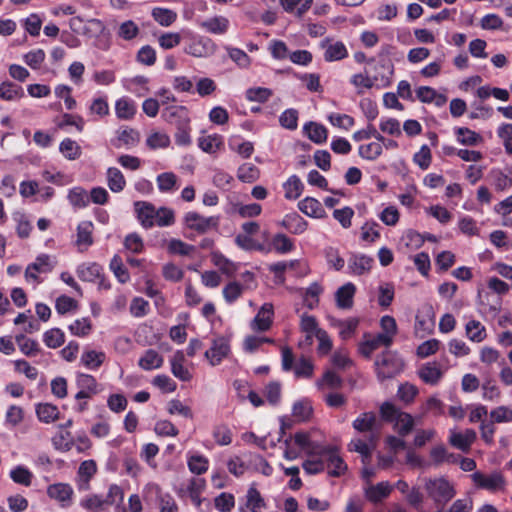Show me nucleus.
<instances>
[{"instance_id": "obj_1", "label": "nucleus", "mask_w": 512, "mask_h": 512, "mask_svg": "<svg viewBox=\"0 0 512 512\" xmlns=\"http://www.w3.org/2000/svg\"><path fill=\"white\" fill-rule=\"evenodd\" d=\"M384 72L374 76H369L365 69L363 73L354 74L350 78V83L357 89L358 94L363 93V89L385 88L391 84V76L394 72V66L390 60H382L378 64Z\"/></svg>"}, {"instance_id": "obj_2", "label": "nucleus", "mask_w": 512, "mask_h": 512, "mask_svg": "<svg viewBox=\"0 0 512 512\" xmlns=\"http://www.w3.org/2000/svg\"><path fill=\"white\" fill-rule=\"evenodd\" d=\"M380 413L383 419L389 422H395V428L401 436L408 435L414 426V420L408 413L400 411L395 405L385 402L380 407Z\"/></svg>"}, {"instance_id": "obj_3", "label": "nucleus", "mask_w": 512, "mask_h": 512, "mask_svg": "<svg viewBox=\"0 0 512 512\" xmlns=\"http://www.w3.org/2000/svg\"><path fill=\"white\" fill-rule=\"evenodd\" d=\"M376 374L380 381L393 378L404 367L403 360L392 351H385L375 361Z\"/></svg>"}, {"instance_id": "obj_4", "label": "nucleus", "mask_w": 512, "mask_h": 512, "mask_svg": "<svg viewBox=\"0 0 512 512\" xmlns=\"http://www.w3.org/2000/svg\"><path fill=\"white\" fill-rule=\"evenodd\" d=\"M428 496L437 504L443 505L455 495V490L445 478L429 479L425 485Z\"/></svg>"}, {"instance_id": "obj_5", "label": "nucleus", "mask_w": 512, "mask_h": 512, "mask_svg": "<svg viewBox=\"0 0 512 512\" xmlns=\"http://www.w3.org/2000/svg\"><path fill=\"white\" fill-rule=\"evenodd\" d=\"M186 228L196 231L198 234H205L212 229H217L220 222L219 216L205 217L201 214L190 211L184 215Z\"/></svg>"}, {"instance_id": "obj_6", "label": "nucleus", "mask_w": 512, "mask_h": 512, "mask_svg": "<svg viewBox=\"0 0 512 512\" xmlns=\"http://www.w3.org/2000/svg\"><path fill=\"white\" fill-rule=\"evenodd\" d=\"M353 428L368 437L370 443L377 442L380 436L377 417L372 412H365L358 416L352 423Z\"/></svg>"}, {"instance_id": "obj_7", "label": "nucleus", "mask_w": 512, "mask_h": 512, "mask_svg": "<svg viewBox=\"0 0 512 512\" xmlns=\"http://www.w3.org/2000/svg\"><path fill=\"white\" fill-rule=\"evenodd\" d=\"M76 386L79 391L75 395V400L91 399L102 391L101 385L92 375L78 373L76 375Z\"/></svg>"}, {"instance_id": "obj_8", "label": "nucleus", "mask_w": 512, "mask_h": 512, "mask_svg": "<svg viewBox=\"0 0 512 512\" xmlns=\"http://www.w3.org/2000/svg\"><path fill=\"white\" fill-rule=\"evenodd\" d=\"M317 456L324 458V464L329 469V475L339 477L347 470V465L338 454L336 448L332 446H323V451L319 452Z\"/></svg>"}, {"instance_id": "obj_9", "label": "nucleus", "mask_w": 512, "mask_h": 512, "mask_svg": "<svg viewBox=\"0 0 512 512\" xmlns=\"http://www.w3.org/2000/svg\"><path fill=\"white\" fill-rule=\"evenodd\" d=\"M471 478L478 488L491 492L502 490L505 486V479L500 472H493L491 474L475 472L471 475Z\"/></svg>"}, {"instance_id": "obj_10", "label": "nucleus", "mask_w": 512, "mask_h": 512, "mask_svg": "<svg viewBox=\"0 0 512 512\" xmlns=\"http://www.w3.org/2000/svg\"><path fill=\"white\" fill-rule=\"evenodd\" d=\"M241 502L238 508L239 512H261V509L266 507V502L255 483L250 485Z\"/></svg>"}, {"instance_id": "obj_11", "label": "nucleus", "mask_w": 512, "mask_h": 512, "mask_svg": "<svg viewBox=\"0 0 512 512\" xmlns=\"http://www.w3.org/2000/svg\"><path fill=\"white\" fill-rule=\"evenodd\" d=\"M161 117L164 121L176 127L190 124L189 111L185 106H167L162 110Z\"/></svg>"}, {"instance_id": "obj_12", "label": "nucleus", "mask_w": 512, "mask_h": 512, "mask_svg": "<svg viewBox=\"0 0 512 512\" xmlns=\"http://www.w3.org/2000/svg\"><path fill=\"white\" fill-rule=\"evenodd\" d=\"M185 53L194 57H208L215 51V44L207 37L194 38L184 49Z\"/></svg>"}, {"instance_id": "obj_13", "label": "nucleus", "mask_w": 512, "mask_h": 512, "mask_svg": "<svg viewBox=\"0 0 512 512\" xmlns=\"http://www.w3.org/2000/svg\"><path fill=\"white\" fill-rule=\"evenodd\" d=\"M374 259L366 254L351 253L348 259L349 273L361 276L369 273L372 269Z\"/></svg>"}, {"instance_id": "obj_14", "label": "nucleus", "mask_w": 512, "mask_h": 512, "mask_svg": "<svg viewBox=\"0 0 512 512\" xmlns=\"http://www.w3.org/2000/svg\"><path fill=\"white\" fill-rule=\"evenodd\" d=\"M274 315L273 305L264 303L250 323V328L256 332H264L270 329Z\"/></svg>"}, {"instance_id": "obj_15", "label": "nucleus", "mask_w": 512, "mask_h": 512, "mask_svg": "<svg viewBox=\"0 0 512 512\" xmlns=\"http://www.w3.org/2000/svg\"><path fill=\"white\" fill-rule=\"evenodd\" d=\"M230 352L229 341L224 337L213 340L212 346L205 352V357L212 366L220 364L223 358L227 357Z\"/></svg>"}, {"instance_id": "obj_16", "label": "nucleus", "mask_w": 512, "mask_h": 512, "mask_svg": "<svg viewBox=\"0 0 512 512\" xmlns=\"http://www.w3.org/2000/svg\"><path fill=\"white\" fill-rule=\"evenodd\" d=\"M73 488L66 483H56L48 486L47 495L58 501L62 507H69L72 503Z\"/></svg>"}, {"instance_id": "obj_17", "label": "nucleus", "mask_w": 512, "mask_h": 512, "mask_svg": "<svg viewBox=\"0 0 512 512\" xmlns=\"http://www.w3.org/2000/svg\"><path fill=\"white\" fill-rule=\"evenodd\" d=\"M320 45L325 49L324 60L326 62L340 61L348 56V50L341 41L332 42L326 38Z\"/></svg>"}, {"instance_id": "obj_18", "label": "nucleus", "mask_w": 512, "mask_h": 512, "mask_svg": "<svg viewBox=\"0 0 512 512\" xmlns=\"http://www.w3.org/2000/svg\"><path fill=\"white\" fill-rule=\"evenodd\" d=\"M134 207L141 225L146 229L152 228L155 225V215H157L155 206L149 202L137 201L134 203Z\"/></svg>"}, {"instance_id": "obj_19", "label": "nucleus", "mask_w": 512, "mask_h": 512, "mask_svg": "<svg viewBox=\"0 0 512 512\" xmlns=\"http://www.w3.org/2000/svg\"><path fill=\"white\" fill-rule=\"evenodd\" d=\"M377 442L370 443L368 437L353 438L348 444L349 451L357 452L362 456V462L366 465L372 456V451Z\"/></svg>"}, {"instance_id": "obj_20", "label": "nucleus", "mask_w": 512, "mask_h": 512, "mask_svg": "<svg viewBox=\"0 0 512 512\" xmlns=\"http://www.w3.org/2000/svg\"><path fill=\"white\" fill-rule=\"evenodd\" d=\"M391 491L392 487L387 481L379 482L376 485L369 484L364 488L365 497L372 503L381 502L390 495Z\"/></svg>"}, {"instance_id": "obj_21", "label": "nucleus", "mask_w": 512, "mask_h": 512, "mask_svg": "<svg viewBox=\"0 0 512 512\" xmlns=\"http://www.w3.org/2000/svg\"><path fill=\"white\" fill-rule=\"evenodd\" d=\"M35 413L38 420L45 424L53 423L60 418L59 408L48 402L37 403Z\"/></svg>"}, {"instance_id": "obj_22", "label": "nucleus", "mask_w": 512, "mask_h": 512, "mask_svg": "<svg viewBox=\"0 0 512 512\" xmlns=\"http://www.w3.org/2000/svg\"><path fill=\"white\" fill-rule=\"evenodd\" d=\"M356 293V286L348 282L339 287L335 293L336 304L341 309H350L353 306V298Z\"/></svg>"}, {"instance_id": "obj_23", "label": "nucleus", "mask_w": 512, "mask_h": 512, "mask_svg": "<svg viewBox=\"0 0 512 512\" xmlns=\"http://www.w3.org/2000/svg\"><path fill=\"white\" fill-rule=\"evenodd\" d=\"M295 444L305 453L310 456H317L319 452L323 451V444L312 441L309 434L298 432L294 436Z\"/></svg>"}, {"instance_id": "obj_24", "label": "nucleus", "mask_w": 512, "mask_h": 512, "mask_svg": "<svg viewBox=\"0 0 512 512\" xmlns=\"http://www.w3.org/2000/svg\"><path fill=\"white\" fill-rule=\"evenodd\" d=\"M475 439L476 432L472 429H467L464 433L451 432L449 442L452 446L467 452Z\"/></svg>"}, {"instance_id": "obj_25", "label": "nucleus", "mask_w": 512, "mask_h": 512, "mask_svg": "<svg viewBox=\"0 0 512 512\" xmlns=\"http://www.w3.org/2000/svg\"><path fill=\"white\" fill-rule=\"evenodd\" d=\"M102 270L103 269L99 264L89 262L80 264L76 269V273L80 280L85 282H94L96 279L101 277Z\"/></svg>"}, {"instance_id": "obj_26", "label": "nucleus", "mask_w": 512, "mask_h": 512, "mask_svg": "<svg viewBox=\"0 0 512 512\" xmlns=\"http://www.w3.org/2000/svg\"><path fill=\"white\" fill-rule=\"evenodd\" d=\"M97 472V465L94 460L83 461L78 469V483L80 490H86L92 477Z\"/></svg>"}, {"instance_id": "obj_27", "label": "nucleus", "mask_w": 512, "mask_h": 512, "mask_svg": "<svg viewBox=\"0 0 512 512\" xmlns=\"http://www.w3.org/2000/svg\"><path fill=\"white\" fill-rule=\"evenodd\" d=\"M299 210L309 217L322 218L325 215V210L322 204L315 198L306 197L299 201Z\"/></svg>"}, {"instance_id": "obj_28", "label": "nucleus", "mask_w": 512, "mask_h": 512, "mask_svg": "<svg viewBox=\"0 0 512 512\" xmlns=\"http://www.w3.org/2000/svg\"><path fill=\"white\" fill-rule=\"evenodd\" d=\"M303 130L308 138L316 144H322L327 140L328 131L322 124L308 122L304 125Z\"/></svg>"}, {"instance_id": "obj_29", "label": "nucleus", "mask_w": 512, "mask_h": 512, "mask_svg": "<svg viewBox=\"0 0 512 512\" xmlns=\"http://www.w3.org/2000/svg\"><path fill=\"white\" fill-rule=\"evenodd\" d=\"M465 333L472 342L480 343L485 340L487 333L486 328L478 320H469L465 325Z\"/></svg>"}, {"instance_id": "obj_30", "label": "nucleus", "mask_w": 512, "mask_h": 512, "mask_svg": "<svg viewBox=\"0 0 512 512\" xmlns=\"http://www.w3.org/2000/svg\"><path fill=\"white\" fill-rule=\"evenodd\" d=\"M151 16L160 26L169 27L177 20V13L171 9L155 7L151 11Z\"/></svg>"}, {"instance_id": "obj_31", "label": "nucleus", "mask_w": 512, "mask_h": 512, "mask_svg": "<svg viewBox=\"0 0 512 512\" xmlns=\"http://www.w3.org/2000/svg\"><path fill=\"white\" fill-rule=\"evenodd\" d=\"M283 189L286 199L295 200L301 196L304 190V185L297 175H292L286 182H284Z\"/></svg>"}, {"instance_id": "obj_32", "label": "nucleus", "mask_w": 512, "mask_h": 512, "mask_svg": "<svg viewBox=\"0 0 512 512\" xmlns=\"http://www.w3.org/2000/svg\"><path fill=\"white\" fill-rule=\"evenodd\" d=\"M107 185L114 193H119L124 190L126 180L123 173L118 168L110 167L107 169Z\"/></svg>"}, {"instance_id": "obj_33", "label": "nucleus", "mask_w": 512, "mask_h": 512, "mask_svg": "<svg viewBox=\"0 0 512 512\" xmlns=\"http://www.w3.org/2000/svg\"><path fill=\"white\" fill-rule=\"evenodd\" d=\"M115 112L119 119H131L136 113L135 102L126 97L120 98L115 103Z\"/></svg>"}, {"instance_id": "obj_34", "label": "nucleus", "mask_w": 512, "mask_h": 512, "mask_svg": "<svg viewBox=\"0 0 512 512\" xmlns=\"http://www.w3.org/2000/svg\"><path fill=\"white\" fill-rule=\"evenodd\" d=\"M282 225L294 234H301L307 229V222L297 213L286 215Z\"/></svg>"}, {"instance_id": "obj_35", "label": "nucleus", "mask_w": 512, "mask_h": 512, "mask_svg": "<svg viewBox=\"0 0 512 512\" xmlns=\"http://www.w3.org/2000/svg\"><path fill=\"white\" fill-rule=\"evenodd\" d=\"M139 366L144 370L160 368L163 364V357L155 350L149 349L139 359Z\"/></svg>"}, {"instance_id": "obj_36", "label": "nucleus", "mask_w": 512, "mask_h": 512, "mask_svg": "<svg viewBox=\"0 0 512 512\" xmlns=\"http://www.w3.org/2000/svg\"><path fill=\"white\" fill-rule=\"evenodd\" d=\"M24 96L21 86L5 81L0 84V98L6 101H14Z\"/></svg>"}, {"instance_id": "obj_37", "label": "nucleus", "mask_w": 512, "mask_h": 512, "mask_svg": "<svg viewBox=\"0 0 512 512\" xmlns=\"http://www.w3.org/2000/svg\"><path fill=\"white\" fill-rule=\"evenodd\" d=\"M419 376L425 383L434 385L442 377V372L436 363H427L420 368Z\"/></svg>"}, {"instance_id": "obj_38", "label": "nucleus", "mask_w": 512, "mask_h": 512, "mask_svg": "<svg viewBox=\"0 0 512 512\" xmlns=\"http://www.w3.org/2000/svg\"><path fill=\"white\" fill-rule=\"evenodd\" d=\"M104 352L95 350L85 351L81 356V363L89 370H97L105 361Z\"/></svg>"}, {"instance_id": "obj_39", "label": "nucleus", "mask_w": 512, "mask_h": 512, "mask_svg": "<svg viewBox=\"0 0 512 512\" xmlns=\"http://www.w3.org/2000/svg\"><path fill=\"white\" fill-rule=\"evenodd\" d=\"M430 457L436 465H440L442 463L453 464L456 463L458 459L455 454L449 453L444 445H437L433 447L430 451Z\"/></svg>"}, {"instance_id": "obj_40", "label": "nucleus", "mask_w": 512, "mask_h": 512, "mask_svg": "<svg viewBox=\"0 0 512 512\" xmlns=\"http://www.w3.org/2000/svg\"><path fill=\"white\" fill-rule=\"evenodd\" d=\"M198 146L206 153H216L223 146V137L218 134L201 137L198 139Z\"/></svg>"}, {"instance_id": "obj_41", "label": "nucleus", "mask_w": 512, "mask_h": 512, "mask_svg": "<svg viewBox=\"0 0 512 512\" xmlns=\"http://www.w3.org/2000/svg\"><path fill=\"white\" fill-rule=\"evenodd\" d=\"M247 288H250L249 284L242 285L237 281H231L223 288V297L228 304H232Z\"/></svg>"}, {"instance_id": "obj_42", "label": "nucleus", "mask_w": 512, "mask_h": 512, "mask_svg": "<svg viewBox=\"0 0 512 512\" xmlns=\"http://www.w3.org/2000/svg\"><path fill=\"white\" fill-rule=\"evenodd\" d=\"M201 26L213 34H223L228 30L229 21L222 16H216L204 21Z\"/></svg>"}, {"instance_id": "obj_43", "label": "nucleus", "mask_w": 512, "mask_h": 512, "mask_svg": "<svg viewBox=\"0 0 512 512\" xmlns=\"http://www.w3.org/2000/svg\"><path fill=\"white\" fill-rule=\"evenodd\" d=\"M237 177L242 182L253 183L259 179L260 171L254 164L244 163L238 168Z\"/></svg>"}, {"instance_id": "obj_44", "label": "nucleus", "mask_w": 512, "mask_h": 512, "mask_svg": "<svg viewBox=\"0 0 512 512\" xmlns=\"http://www.w3.org/2000/svg\"><path fill=\"white\" fill-rule=\"evenodd\" d=\"M10 478L16 484L28 487L32 483L33 474L25 466L18 465L10 471Z\"/></svg>"}, {"instance_id": "obj_45", "label": "nucleus", "mask_w": 512, "mask_h": 512, "mask_svg": "<svg viewBox=\"0 0 512 512\" xmlns=\"http://www.w3.org/2000/svg\"><path fill=\"white\" fill-rule=\"evenodd\" d=\"M93 224L90 221H83L77 227V245H84L86 247L92 245Z\"/></svg>"}, {"instance_id": "obj_46", "label": "nucleus", "mask_w": 512, "mask_h": 512, "mask_svg": "<svg viewBox=\"0 0 512 512\" xmlns=\"http://www.w3.org/2000/svg\"><path fill=\"white\" fill-rule=\"evenodd\" d=\"M59 150L68 160H76L81 156V147L70 138H65L60 143Z\"/></svg>"}, {"instance_id": "obj_47", "label": "nucleus", "mask_w": 512, "mask_h": 512, "mask_svg": "<svg viewBox=\"0 0 512 512\" xmlns=\"http://www.w3.org/2000/svg\"><path fill=\"white\" fill-rule=\"evenodd\" d=\"M70 204L77 208H85L89 204V196L82 187L72 188L67 196Z\"/></svg>"}, {"instance_id": "obj_48", "label": "nucleus", "mask_w": 512, "mask_h": 512, "mask_svg": "<svg viewBox=\"0 0 512 512\" xmlns=\"http://www.w3.org/2000/svg\"><path fill=\"white\" fill-rule=\"evenodd\" d=\"M455 134L458 142L462 145L474 146L482 140V137L478 133L465 127L455 129Z\"/></svg>"}, {"instance_id": "obj_49", "label": "nucleus", "mask_w": 512, "mask_h": 512, "mask_svg": "<svg viewBox=\"0 0 512 512\" xmlns=\"http://www.w3.org/2000/svg\"><path fill=\"white\" fill-rule=\"evenodd\" d=\"M323 288L318 282H313L305 290L303 295L304 303L309 309H314L319 303V295L322 293Z\"/></svg>"}, {"instance_id": "obj_50", "label": "nucleus", "mask_w": 512, "mask_h": 512, "mask_svg": "<svg viewBox=\"0 0 512 512\" xmlns=\"http://www.w3.org/2000/svg\"><path fill=\"white\" fill-rule=\"evenodd\" d=\"M53 447L60 452H68L74 446V440L72 439L69 431L59 432L52 437Z\"/></svg>"}, {"instance_id": "obj_51", "label": "nucleus", "mask_w": 512, "mask_h": 512, "mask_svg": "<svg viewBox=\"0 0 512 512\" xmlns=\"http://www.w3.org/2000/svg\"><path fill=\"white\" fill-rule=\"evenodd\" d=\"M43 342L47 347L56 349L65 342L64 332L59 328H52L44 333Z\"/></svg>"}, {"instance_id": "obj_52", "label": "nucleus", "mask_w": 512, "mask_h": 512, "mask_svg": "<svg viewBox=\"0 0 512 512\" xmlns=\"http://www.w3.org/2000/svg\"><path fill=\"white\" fill-rule=\"evenodd\" d=\"M15 341L19 346L20 351L26 356H33L39 352V345L35 340L27 338L25 335L20 334L15 337Z\"/></svg>"}, {"instance_id": "obj_53", "label": "nucleus", "mask_w": 512, "mask_h": 512, "mask_svg": "<svg viewBox=\"0 0 512 512\" xmlns=\"http://www.w3.org/2000/svg\"><path fill=\"white\" fill-rule=\"evenodd\" d=\"M187 465L189 470L196 475L204 474L209 467L208 459L203 455H191L188 458Z\"/></svg>"}, {"instance_id": "obj_54", "label": "nucleus", "mask_w": 512, "mask_h": 512, "mask_svg": "<svg viewBox=\"0 0 512 512\" xmlns=\"http://www.w3.org/2000/svg\"><path fill=\"white\" fill-rule=\"evenodd\" d=\"M358 153L363 159L370 161L376 160L382 154V144L377 141L361 145Z\"/></svg>"}, {"instance_id": "obj_55", "label": "nucleus", "mask_w": 512, "mask_h": 512, "mask_svg": "<svg viewBox=\"0 0 512 512\" xmlns=\"http://www.w3.org/2000/svg\"><path fill=\"white\" fill-rule=\"evenodd\" d=\"M273 92L269 88L254 87L246 90V99L251 102L265 103Z\"/></svg>"}, {"instance_id": "obj_56", "label": "nucleus", "mask_w": 512, "mask_h": 512, "mask_svg": "<svg viewBox=\"0 0 512 512\" xmlns=\"http://www.w3.org/2000/svg\"><path fill=\"white\" fill-rule=\"evenodd\" d=\"M109 266L120 283H126L129 281L130 275L125 266L123 265L120 256L114 255V257L110 261Z\"/></svg>"}, {"instance_id": "obj_57", "label": "nucleus", "mask_w": 512, "mask_h": 512, "mask_svg": "<svg viewBox=\"0 0 512 512\" xmlns=\"http://www.w3.org/2000/svg\"><path fill=\"white\" fill-rule=\"evenodd\" d=\"M139 34V27L138 25L132 21L127 20L120 24L117 35L118 37L130 41L137 37Z\"/></svg>"}, {"instance_id": "obj_58", "label": "nucleus", "mask_w": 512, "mask_h": 512, "mask_svg": "<svg viewBox=\"0 0 512 512\" xmlns=\"http://www.w3.org/2000/svg\"><path fill=\"white\" fill-rule=\"evenodd\" d=\"M13 219L17 223V235L22 239L28 238L33 227L27 217L23 213L18 212L13 215Z\"/></svg>"}, {"instance_id": "obj_59", "label": "nucleus", "mask_w": 512, "mask_h": 512, "mask_svg": "<svg viewBox=\"0 0 512 512\" xmlns=\"http://www.w3.org/2000/svg\"><path fill=\"white\" fill-rule=\"evenodd\" d=\"M214 505L220 512H230L235 506V497L231 493L223 492L214 499Z\"/></svg>"}, {"instance_id": "obj_60", "label": "nucleus", "mask_w": 512, "mask_h": 512, "mask_svg": "<svg viewBox=\"0 0 512 512\" xmlns=\"http://www.w3.org/2000/svg\"><path fill=\"white\" fill-rule=\"evenodd\" d=\"M280 125L288 130H295L298 126V112L290 108L286 109L279 117Z\"/></svg>"}, {"instance_id": "obj_61", "label": "nucleus", "mask_w": 512, "mask_h": 512, "mask_svg": "<svg viewBox=\"0 0 512 512\" xmlns=\"http://www.w3.org/2000/svg\"><path fill=\"white\" fill-rule=\"evenodd\" d=\"M324 255H325L328 265L331 266L332 268H334L336 271H340L344 267L345 261L340 256L337 248H334V247L325 248Z\"/></svg>"}, {"instance_id": "obj_62", "label": "nucleus", "mask_w": 512, "mask_h": 512, "mask_svg": "<svg viewBox=\"0 0 512 512\" xmlns=\"http://www.w3.org/2000/svg\"><path fill=\"white\" fill-rule=\"evenodd\" d=\"M213 262L227 276L231 277L237 271V265L221 254H213Z\"/></svg>"}, {"instance_id": "obj_63", "label": "nucleus", "mask_w": 512, "mask_h": 512, "mask_svg": "<svg viewBox=\"0 0 512 512\" xmlns=\"http://www.w3.org/2000/svg\"><path fill=\"white\" fill-rule=\"evenodd\" d=\"M177 177L173 172H164L157 176V185L161 192H171L176 185Z\"/></svg>"}, {"instance_id": "obj_64", "label": "nucleus", "mask_w": 512, "mask_h": 512, "mask_svg": "<svg viewBox=\"0 0 512 512\" xmlns=\"http://www.w3.org/2000/svg\"><path fill=\"white\" fill-rule=\"evenodd\" d=\"M155 225L159 227L171 226L175 222V215L172 209L161 207L156 210Z\"/></svg>"}]
</instances>
